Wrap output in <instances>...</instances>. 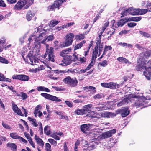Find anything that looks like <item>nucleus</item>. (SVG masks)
<instances>
[{"label":"nucleus","mask_w":151,"mask_h":151,"mask_svg":"<svg viewBox=\"0 0 151 151\" xmlns=\"http://www.w3.org/2000/svg\"><path fill=\"white\" fill-rule=\"evenodd\" d=\"M134 98L136 99L135 100H137V99H138V101L135 103V105L137 108L143 106L145 102H147L146 101L147 100H150V99H146L142 96L137 95L135 94H131L127 97L123 99L122 101L118 103L117 106L120 107L123 105L127 104L130 102H132V101Z\"/></svg>","instance_id":"obj_1"},{"label":"nucleus","mask_w":151,"mask_h":151,"mask_svg":"<svg viewBox=\"0 0 151 151\" xmlns=\"http://www.w3.org/2000/svg\"><path fill=\"white\" fill-rule=\"evenodd\" d=\"M137 71H142L144 69L143 75L148 80L151 79V59L149 60L147 63L142 62L141 64L138 65L136 67Z\"/></svg>","instance_id":"obj_2"},{"label":"nucleus","mask_w":151,"mask_h":151,"mask_svg":"<svg viewBox=\"0 0 151 151\" xmlns=\"http://www.w3.org/2000/svg\"><path fill=\"white\" fill-rule=\"evenodd\" d=\"M45 31L44 30L42 31H40V32H39L40 34L38 36L35 35L30 36L28 39L29 41L28 44L29 46L31 47L33 45H37L41 43H42L41 42L42 41V39L43 36L45 35L44 33Z\"/></svg>","instance_id":"obj_3"},{"label":"nucleus","mask_w":151,"mask_h":151,"mask_svg":"<svg viewBox=\"0 0 151 151\" xmlns=\"http://www.w3.org/2000/svg\"><path fill=\"white\" fill-rule=\"evenodd\" d=\"M54 48L52 47H50L49 49H47L44 55V58H45L47 56V60L48 61L54 62Z\"/></svg>","instance_id":"obj_4"},{"label":"nucleus","mask_w":151,"mask_h":151,"mask_svg":"<svg viewBox=\"0 0 151 151\" xmlns=\"http://www.w3.org/2000/svg\"><path fill=\"white\" fill-rule=\"evenodd\" d=\"M64 82L66 84L71 87H74L77 86L78 81L76 78H71L70 76H67L63 80Z\"/></svg>","instance_id":"obj_5"},{"label":"nucleus","mask_w":151,"mask_h":151,"mask_svg":"<svg viewBox=\"0 0 151 151\" xmlns=\"http://www.w3.org/2000/svg\"><path fill=\"white\" fill-rule=\"evenodd\" d=\"M74 37V35L73 33H70L67 34L65 36L64 45H63L62 47H65L71 45Z\"/></svg>","instance_id":"obj_6"},{"label":"nucleus","mask_w":151,"mask_h":151,"mask_svg":"<svg viewBox=\"0 0 151 151\" xmlns=\"http://www.w3.org/2000/svg\"><path fill=\"white\" fill-rule=\"evenodd\" d=\"M116 130L113 129L112 130L105 132L103 133L100 136V141L104 139H106L111 137L113 134L116 132Z\"/></svg>","instance_id":"obj_7"},{"label":"nucleus","mask_w":151,"mask_h":151,"mask_svg":"<svg viewBox=\"0 0 151 151\" xmlns=\"http://www.w3.org/2000/svg\"><path fill=\"white\" fill-rule=\"evenodd\" d=\"M41 95L45 98L53 101L60 102L61 101V99L58 97L47 93H42L41 94Z\"/></svg>","instance_id":"obj_8"},{"label":"nucleus","mask_w":151,"mask_h":151,"mask_svg":"<svg viewBox=\"0 0 151 151\" xmlns=\"http://www.w3.org/2000/svg\"><path fill=\"white\" fill-rule=\"evenodd\" d=\"M100 134H97L93 130L91 131L88 134V136L89 137L90 139L96 142H99V141H100Z\"/></svg>","instance_id":"obj_9"},{"label":"nucleus","mask_w":151,"mask_h":151,"mask_svg":"<svg viewBox=\"0 0 151 151\" xmlns=\"http://www.w3.org/2000/svg\"><path fill=\"white\" fill-rule=\"evenodd\" d=\"M12 78L14 79H18L23 81H27L29 79L28 76L22 74L13 75Z\"/></svg>","instance_id":"obj_10"},{"label":"nucleus","mask_w":151,"mask_h":151,"mask_svg":"<svg viewBox=\"0 0 151 151\" xmlns=\"http://www.w3.org/2000/svg\"><path fill=\"white\" fill-rule=\"evenodd\" d=\"M62 4L61 1L60 0H57L54 1L53 4L51 6H50L48 7V10L49 11L53 10L55 8L58 9H59L60 6Z\"/></svg>","instance_id":"obj_11"},{"label":"nucleus","mask_w":151,"mask_h":151,"mask_svg":"<svg viewBox=\"0 0 151 151\" xmlns=\"http://www.w3.org/2000/svg\"><path fill=\"white\" fill-rule=\"evenodd\" d=\"M63 63L59 64V65L63 66H66L70 64L71 62L70 56L69 55H66L64 57L63 59L62 60Z\"/></svg>","instance_id":"obj_12"},{"label":"nucleus","mask_w":151,"mask_h":151,"mask_svg":"<svg viewBox=\"0 0 151 151\" xmlns=\"http://www.w3.org/2000/svg\"><path fill=\"white\" fill-rule=\"evenodd\" d=\"M24 0H19L14 6L13 9L15 10H19L25 5Z\"/></svg>","instance_id":"obj_13"},{"label":"nucleus","mask_w":151,"mask_h":151,"mask_svg":"<svg viewBox=\"0 0 151 151\" xmlns=\"http://www.w3.org/2000/svg\"><path fill=\"white\" fill-rule=\"evenodd\" d=\"M12 109L14 112L18 115H19L22 116H24V114L22 113L21 110L18 108L17 105L15 104L13 102H12Z\"/></svg>","instance_id":"obj_14"},{"label":"nucleus","mask_w":151,"mask_h":151,"mask_svg":"<svg viewBox=\"0 0 151 151\" xmlns=\"http://www.w3.org/2000/svg\"><path fill=\"white\" fill-rule=\"evenodd\" d=\"M85 145H84L83 146V150H86V151L92 150L96 148L95 145L93 142L88 144V142L85 141Z\"/></svg>","instance_id":"obj_15"},{"label":"nucleus","mask_w":151,"mask_h":151,"mask_svg":"<svg viewBox=\"0 0 151 151\" xmlns=\"http://www.w3.org/2000/svg\"><path fill=\"white\" fill-rule=\"evenodd\" d=\"M101 116L103 117L108 118H112L116 116V114L113 113L109 112H104L100 113Z\"/></svg>","instance_id":"obj_16"},{"label":"nucleus","mask_w":151,"mask_h":151,"mask_svg":"<svg viewBox=\"0 0 151 151\" xmlns=\"http://www.w3.org/2000/svg\"><path fill=\"white\" fill-rule=\"evenodd\" d=\"M90 125L89 124H83L81 126V129L83 132L86 133V132L89 130Z\"/></svg>","instance_id":"obj_17"},{"label":"nucleus","mask_w":151,"mask_h":151,"mask_svg":"<svg viewBox=\"0 0 151 151\" xmlns=\"http://www.w3.org/2000/svg\"><path fill=\"white\" fill-rule=\"evenodd\" d=\"M35 139L37 143L39 144V146L41 148H42L44 146V143L42 139L40 138L39 137L35 135Z\"/></svg>","instance_id":"obj_18"},{"label":"nucleus","mask_w":151,"mask_h":151,"mask_svg":"<svg viewBox=\"0 0 151 151\" xmlns=\"http://www.w3.org/2000/svg\"><path fill=\"white\" fill-rule=\"evenodd\" d=\"M53 39L54 37L53 35L46 36L45 38L42 40V41L41 42V43L45 44V42H47L49 41H51Z\"/></svg>","instance_id":"obj_19"},{"label":"nucleus","mask_w":151,"mask_h":151,"mask_svg":"<svg viewBox=\"0 0 151 151\" xmlns=\"http://www.w3.org/2000/svg\"><path fill=\"white\" fill-rule=\"evenodd\" d=\"M120 85L116 83L110 82L109 83V88L111 89H115L119 87Z\"/></svg>","instance_id":"obj_20"},{"label":"nucleus","mask_w":151,"mask_h":151,"mask_svg":"<svg viewBox=\"0 0 151 151\" xmlns=\"http://www.w3.org/2000/svg\"><path fill=\"white\" fill-rule=\"evenodd\" d=\"M128 13L132 15H138L137 9H134L133 7H131L128 9Z\"/></svg>","instance_id":"obj_21"},{"label":"nucleus","mask_w":151,"mask_h":151,"mask_svg":"<svg viewBox=\"0 0 151 151\" xmlns=\"http://www.w3.org/2000/svg\"><path fill=\"white\" fill-rule=\"evenodd\" d=\"M117 59V60L119 62H124L126 64H128V65L131 63V62H129V61L127 60L125 58L123 57H118Z\"/></svg>","instance_id":"obj_22"},{"label":"nucleus","mask_w":151,"mask_h":151,"mask_svg":"<svg viewBox=\"0 0 151 151\" xmlns=\"http://www.w3.org/2000/svg\"><path fill=\"white\" fill-rule=\"evenodd\" d=\"M128 19V17L121 19L117 22V25L118 27L122 26H123L125 23L128 21H129Z\"/></svg>","instance_id":"obj_23"},{"label":"nucleus","mask_w":151,"mask_h":151,"mask_svg":"<svg viewBox=\"0 0 151 151\" xmlns=\"http://www.w3.org/2000/svg\"><path fill=\"white\" fill-rule=\"evenodd\" d=\"M34 16V13H32L31 11H29L26 14V19L28 21H30Z\"/></svg>","instance_id":"obj_24"},{"label":"nucleus","mask_w":151,"mask_h":151,"mask_svg":"<svg viewBox=\"0 0 151 151\" xmlns=\"http://www.w3.org/2000/svg\"><path fill=\"white\" fill-rule=\"evenodd\" d=\"M26 6L24 7V9L28 8L33 3L34 0H24Z\"/></svg>","instance_id":"obj_25"},{"label":"nucleus","mask_w":151,"mask_h":151,"mask_svg":"<svg viewBox=\"0 0 151 151\" xmlns=\"http://www.w3.org/2000/svg\"><path fill=\"white\" fill-rule=\"evenodd\" d=\"M129 113V111L128 109H122L121 116L122 117H124L128 115Z\"/></svg>","instance_id":"obj_26"},{"label":"nucleus","mask_w":151,"mask_h":151,"mask_svg":"<svg viewBox=\"0 0 151 151\" xmlns=\"http://www.w3.org/2000/svg\"><path fill=\"white\" fill-rule=\"evenodd\" d=\"M150 53L149 50L142 53L141 54L140 56L141 57H143V58H141V59L142 60L143 58L147 59L150 56Z\"/></svg>","instance_id":"obj_27"},{"label":"nucleus","mask_w":151,"mask_h":151,"mask_svg":"<svg viewBox=\"0 0 151 151\" xmlns=\"http://www.w3.org/2000/svg\"><path fill=\"white\" fill-rule=\"evenodd\" d=\"M71 51V48H68L63 50L62 52H60V54L61 56L64 57L65 55L68 54L69 52Z\"/></svg>","instance_id":"obj_28"},{"label":"nucleus","mask_w":151,"mask_h":151,"mask_svg":"<svg viewBox=\"0 0 151 151\" xmlns=\"http://www.w3.org/2000/svg\"><path fill=\"white\" fill-rule=\"evenodd\" d=\"M138 15H142L147 13V9H137Z\"/></svg>","instance_id":"obj_29"},{"label":"nucleus","mask_w":151,"mask_h":151,"mask_svg":"<svg viewBox=\"0 0 151 151\" xmlns=\"http://www.w3.org/2000/svg\"><path fill=\"white\" fill-rule=\"evenodd\" d=\"M142 17H132L131 18H128V20L129 21H134L135 22H138L139 21L142 19Z\"/></svg>","instance_id":"obj_30"},{"label":"nucleus","mask_w":151,"mask_h":151,"mask_svg":"<svg viewBox=\"0 0 151 151\" xmlns=\"http://www.w3.org/2000/svg\"><path fill=\"white\" fill-rule=\"evenodd\" d=\"M74 113L76 114L83 115L85 113V110L83 109H78L75 110Z\"/></svg>","instance_id":"obj_31"},{"label":"nucleus","mask_w":151,"mask_h":151,"mask_svg":"<svg viewBox=\"0 0 151 151\" xmlns=\"http://www.w3.org/2000/svg\"><path fill=\"white\" fill-rule=\"evenodd\" d=\"M20 94H19L17 93H16V95L17 96H21L22 98V100H26L28 97L27 95L25 93L23 92H21Z\"/></svg>","instance_id":"obj_32"},{"label":"nucleus","mask_w":151,"mask_h":151,"mask_svg":"<svg viewBox=\"0 0 151 151\" xmlns=\"http://www.w3.org/2000/svg\"><path fill=\"white\" fill-rule=\"evenodd\" d=\"M37 90L39 91H45L47 92H49L50 91V90L48 88L42 86H39L37 88Z\"/></svg>","instance_id":"obj_33"},{"label":"nucleus","mask_w":151,"mask_h":151,"mask_svg":"<svg viewBox=\"0 0 151 151\" xmlns=\"http://www.w3.org/2000/svg\"><path fill=\"white\" fill-rule=\"evenodd\" d=\"M28 120L32 122V124L35 127H36L38 126V123H37V122L36 119L30 117H28Z\"/></svg>","instance_id":"obj_34"},{"label":"nucleus","mask_w":151,"mask_h":151,"mask_svg":"<svg viewBox=\"0 0 151 151\" xmlns=\"http://www.w3.org/2000/svg\"><path fill=\"white\" fill-rule=\"evenodd\" d=\"M86 41L85 40H83L80 43L77 44L75 47L74 50H75L81 48L82 47L83 44L85 43Z\"/></svg>","instance_id":"obj_35"},{"label":"nucleus","mask_w":151,"mask_h":151,"mask_svg":"<svg viewBox=\"0 0 151 151\" xmlns=\"http://www.w3.org/2000/svg\"><path fill=\"white\" fill-rule=\"evenodd\" d=\"M60 22L59 21L53 20L50 21L49 23L50 27H54Z\"/></svg>","instance_id":"obj_36"},{"label":"nucleus","mask_w":151,"mask_h":151,"mask_svg":"<svg viewBox=\"0 0 151 151\" xmlns=\"http://www.w3.org/2000/svg\"><path fill=\"white\" fill-rule=\"evenodd\" d=\"M118 45H120L123 47H127L129 48H132L133 47V45H131L130 44H127L126 43H122L120 42L118 44Z\"/></svg>","instance_id":"obj_37"},{"label":"nucleus","mask_w":151,"mask_h":151,"mask_svg":"<svg viewBox=\"0 0 151 151\" xmlns=\"http://www.w3.org/2000/svg\"><path fill=\"white\" fill-rule=\"evenodd\" d=\"M10 136L11 138L14 139H19L20 136L17 134L15 132H13L10 134Z\"/></svg>","instance_id":"obj_38"},{"label":"nucleus","mask_w":151,"mask_h":151,"mask_svg":"<svg viewBox=\"0 0 151 151\" xmlns=\"http://www.w3.org/2000/svg\"><path fill=\"white\" fill-rule=\"evenodd\" d=\"M87 116L89 117L95 118L96 117V113L94 111H91L88 113Z\"/></svg>","instance_id":"obj_39"},{"label":"nucleus","mask_w":151,"mask_h":151,"mask_svg":"<svg viewBox=\"0 0 151 151\" xmlns=\"http://www.w3.org/2000/svg\"><path fill=\"white\" fill-rule=\"evenodd\" d=\"M84 35L83 34H78L75 37L76 40H81L84 38Z\"/></svg>","instance_id":"obj_40"},{"label":"nucleus","mask_w":151,"mask_h":151,"mask_svg":"<svg viewBox=\"0 0 151 151\" xmlns=\"http://www.w3.org/2000/svg\"><path fill=\"white\" fill-rule=\"evenodd\" d=\"M50 127L48 126H46L44 128V132L47 135H49L50 134V131L49 129Z\"/></svg>","instance_id":"obj_41"},{"label":"nucleus","mask_w":151,"mask_h":151,"mask_svg":"<svg viewBox=\"0 0 151 151\" xmlns=\"http://www.w3.org/2000/svg\"><path fill=\"white\" fill-rule=\"evenodd\" d=\"M7 147H11L12 150H15L16 149V145L14 143H8L7 144Z\"/></svg>","instance_id":"obj_42"},{"label":"nucleus","mask_w":151,"mask_h":151,"mask_svg":"<svg viewBox=\"0 0 151 151\" xmlns=\"http://www.w3.org/2000/svg\"><path fill=\"white\" fill-rule=\"evenodd\" d=\"M92 106V104H89L87 105H85L83 106V109H84L85 110V111H89L91 108Z\"/></svg>","instance_id":"obj_43"},{"label":"nucleus","mask_w":151,"mask_h":151,"mask_svg":"<svg viewBox=\"0 0 151 151\" xmlns=\"http://www.w3.org/2000/svg\"><path fill=\"white\" fill-rule=\"evenodd\" d=\"M107 65V61L106 60H105L99 63V65L104 67L106 66Z\"/></svg>","instance_id":"obj_44"},{"label":"nucleus","mask_w":151,"mask_h":151,"mask_svg":"<svg viewBox=\"0 0 151 151\" xmlns=\"http://www.w3.org/2000/svg\"><path fill=\"white\" fill-rule=\"evenodd\" d=\"M139 33L142 35L144 36L145 37H146L149 38L150 37V35L148 33L146 32H145L142 31H139Z\"/></svg>","instance_id":"obj_45"},{"label":"nucleus","mask_w":151,"mask_h":151,"mask_svg":"<svg viewBox=\"0 0 151 151\" xmlns=\"http://www.w3.org/2000/svg\"><path fill=\"white\" fill-rule=\"evenodd\" d=\"M48 142L51 144L53 145L54 146H56L57 144V142L55 141L54 139H48Z\"/></svg>","instance_id":"obj_46"},{"label":"nucleus","mask_w":151,"mask_h":151,"mask_svg":"<svg viewBox=\"0 0 151 151\" xmlns=\"http://www.w3.org/2000/svg\"><path fill=\"white\" fill-rule=\"evenodd\" d=\"M0 62L5 64H8L9 63V61L7 59L1 56H0Z\"/></svg>","instance_id":"obj_47"},{"label":"nucleus","mask_w":151,"mask_h":151,"mask_svg":"<svg viewBox=\"0 0 151 151\" xmlns=\"http://www.w3.org/2000/svg\"><path fill=\"white\" fill-rule=\"evenodd\" d=\"M95 61L94 60L91 61L90 63L86 68L87 70H89L94 65Z\"/></svg>","instance_id":"obj_48"},{"label":"nucleus","mask_w":151,"mask_h":151,"mask_svg":"<svg viewBox=\"0 0 151 151\" xmlns=\"http://www.w3.org/2000/svg\"><path fill=\"white\" fill-rule=\"evenodd\" d=\"M52 88H54V89L56 91H64L65 89L62 87H58L52 86Z\"/></svg>","instance_id":"obj_49"},{"label":"nucleus","mask_w":151,"mask_h":151,"mask_svg":"<svg viewBox=\"0 0 151 151\" xmlns=\"http://www.w3.org/2000/svg\"><path fill=\"white\" fill-rule=\"evenodd\" d=\"M103 95L101 93L98 94H96L93 96V98L94 99H100L102 98Z\"/></svg>","instance_id":"obj_50"},{"label":"nucleus","mask_w":151,"mask_h":151,"mask_svg":"<svg viewBox=\"0 0 151 151\" xmlns=\"http://www.w3.org/2000/svg\"><path fill=\"white\" fill-rule=\"evenodd\" d=\"M45 148L46 151H51V145L49 143H47L45 144Z\"/></svg>","instance_id":"obj_51"},{"label":"nucleus","mask_w":151,"mask_h":151,"mask_svg":"<svg viewBox=\"0 0 151 151\" xmlns=\"http://www.w3.org/2000/svg\"><path fill=\"white\" fill-rule=\"evenodd\" d=\"M76 60L80 61L81 63L85 62L86 61V58L84 57L79 58L78 57V59H76Z\"/></svg>","instance_id":"obj_52"},{"label":"nucleus","mask_w":151,"mask_h":151,"mask_svg":"<svg viewBox=\"0 0 151 151\" xmlns=\"http://www.w3.org/2000/svg\"><path fill=\"white\" fill-rule=\"evenodd\" d=\"M51 137L56 140H59L60 138L58 136H57L54 133L51 135Z\"/></svg>","instance_id":"obj_53"},{"label":"nucleus","mask_w":151,"mask_h":151,"mask_svg":"<svg viewBox=\"0 0 151 151\" xmlns=\"http://www.w3.org/2000/svg\"><path fill=\"white\" fill-rule=\"evenodd\" d=\"M89 89L93 91L92 92L93 94H94L96 92V88L95 87L92 86H89Z\"/></svg>","instance_id":"obj_54"},{"label":"nucleus","mask_w":151,"mask_h":151,"mask_svg":"<svg viewBox=\"0 0 151 151\" xmlns=\"http://www.w3.org/2000/svg\"><path fill=\"white\" fill-rule=\"evenodd\" d=\"M101 86L103 87L109 88V83H101Z\"/></svg>","instance_id":"obj_55"},{"label":"nucleus","mask_w":151,"mask_h":151,"mask_svg":"<svg viewBox=\"0 0 151 151\" xmlns=\"http://www.w3.org/2000/svg\"><path fill=\"white\" fill-rule=\"evenodd\" d=\"M30 61V64L32 65H34L35 64L36 60L34 59L33 57L29 59Z\"/></svg>","instance_id":"obj_56"},{"label":"nucleus","mask_w":151,"mask_h":151,"mask_svg":"<svg viewBox=\"0 0 151 151\" xmlns=\"http://www.w3.org/2000/svg\"><path fill=\"white\" fill-rule=\"evenodd\" d=\"M65 103L69 107H71L73 106L72 103L69 101H65Z\"/></svg>","instance_id":"obj_57"},{"label":"nucleus","mask_w":151,"mask_h":151,"mask_svg":"<svg viewBox=\"0 0 151 151\" xmlns=\"http://www.w3.org/2000/svg\"><path fill=\"white\" fill-rule=\"evenodd\" d=\"M2 124L3 127L4 128H5L6 129H11V128L10 126H9V125H8L6 123L3 122Z\"/></svg>","instance_id":"obj_58"},{"label":"nucleus","mask_w":151,"mask_h":151,"mask_svg":"<svg viewBox=\"0 0 151 151\" xmlns=\"http://www.w3.org/2000/svg\"><path fill=\"white\" fill-rule=\"evenodd\" d=\"M6 140V139L5 137L3 136H0V145H1L2 144V141H5Z\"/></svg>","instance_id":"obj_59"},{"label":"nucleus","mask_w":151,"mask_h":151,"mask_svg":"<svg viewBox=\"0 0 151 151\" xmlns=\"http://www.w3.org/2000/svg\"><path fill=\"white\" fill-rule=\"evenodd\" d=\"M22 111L24 113L25 116L27 117L28 114V111L27 110L24 108L23 107H22Z\"/></svg>","instance_id":"obj_60"},{"label":"nucleus","mask_w":151,"mask_h":151,"mask_svg":"<svg viewBox=\"0 0 151 151\" xmlns=\"http://www.w3.org/2000/svg\"><path fill=\"white\" fill-rule=\"evenodd\" d=\"M109 22L107 21L104 24V26L102 27V28L103 29V30H105L106 28L109 26Z\"/></svg>","instance_id":"obj_61"},{"label":"nucleus","mask_w":151,"mask_h":151,"mask_svg":"<svg viewBox=\"0 0 151 151\" xmlns=\"http://www.w3.org/2000/svg\"><path fill=\"white\" fill-rule=\"evenodd\" d=\"M38 124L39 126V130L41 132H42L43 127L42 123L40 122H38Z\"/></svg>","instance_id":"obj_62"},{"label":"nucleus","mask_w":151,"mask_h":151,"mask_svg":"<svg viewBox=\"0 0 151 151\" xmlns=\"http://www.w3.org/2000/svg\"><path fill=\"white\" fill-rule=\"evenodd\" d=\"M129 31L128 30H122L119 33V35H122L123 34H127L128 32Z\"/></svg>","instance_id":"obj_63"},{"label":"nucleus","mask_w":151,"mask_h":151,"mask_svg":"<svg viewBox=\"0 0 151 151\" xmlns=\"http://www.w3.org/2000/svg\"><path fill=\"white\" fill-rule=\"evenodd\" d=\"M136 23L134 22H130L128 23V26L130 27L135 26L136 25Z\"/></svg>","instance_id":"obj_64"}]
</instances>
